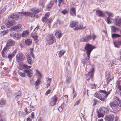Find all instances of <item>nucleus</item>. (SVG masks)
Wrapping results in <instances>:
<instances>
[{
	"label": "nucleus",
	"mask_w": 121,
	"mask_h": 121,
	"mask_svg": "<svg viewBox=\"0 0 121 121\" xmlns=\"http://www.w3.org/2000/svg\"><path fill=\"white\" fill-rule=\"evenodd\" d=\"M111 90L108 92L105 91L101 90L99 91L100 93L104 94V95H101L99 93H95L94 95L95 97L98 98L102 101H104L105 99V97L106 98L108 95L110 94L111 91Z\"/></svg>",
	"instance_id": "nucleus-1"
},
{
	"label": "nucleus",
	"mask_w": 121,
	"mask_h": 121,
	"mask_svg": "<svg viewBox=\"0 0 121 121\" xmlns=\"http://www.w3.org/2000/svg\"><path fill=\"white\" fill-rule=\"evenodd\" d=\"M31 10L35 14L32 13L30 12H20L19 13H21L22 14L25 16H30L32 18H34V17L37 18H39V16L36 13H39V12L41 11V10L39 9H37L36 8H35L32 9H31Z\"/></svg>",
	"instance_id": "nucleus-2"
},
{
	"label": "nucleus",
	"mask_w": 121,
	"mask_h": 121,
	"mask_svg": "<svg viewBox=\"0 0 121 121\" xmlns=\"http://www.w3.org/2000/svg\"><path fill=\"white\" fill-rule=\"evenodd\" d=\"M86 70L88 72V74H87V80L88 79H90V77L91 78V81L93 80V76L94 70L93 67L91 65H89L88 67V66H86Z\"/></svg>",
	"instance_id": "nucleus-3"
},
{
	"label": "nucleus",
	"mask_w": 121,
	"mask_h": 121,
	"mask_svg": "<svg viewBox=\"0 0 121 121\" xmlns=\"http://www.w3.org/2000/svg\"><path fill=\"white\" fill-rule=\"evenodd\" d=\"M15 43L13 40L10 39L8 40L6 44L5 47L3 49L2 52L1 53H5L7 52L9 49L10 48V47L14 45Z\"/></svg>",
	"instance_id": "nucleus-4"
},
{
	"label": "nucleus",
	"mask_w": 121,
	"mask_h": 121,
	"mask_svg": "<svg viewBox=\"0 0 121 121\" xmlns=\"http://www.w3.org/2000/svg\"><path fill=\"white\" fill-rule=\"evenodd\" d=\"M31 66H28L27 65L25 64L23 65V67L25 69L24 70V71L26 73H27V75L29 77H32L33 75V71L30 70H26V69H30L31 68Z\"/></svg>",
	"instance_id": "nucleus-5"
},
{
	"label": "nucleus",
	"mask_w": 121,
	"mask_h": 121,
	"mask_svg": "<svg viewBox=\"0 0 121 121\" xmlns=\"http://www.w3.org/2000/svg\"><path fill=\"white\" fill-rule=\"evenodd\" d=\"M109 104L113 109L117 111L119 110V105L118 102L116 99L113 102H110Z\"/></svg>",
	"instance_id": "nucleus-6"
},
{
	"label": "nucleus",
	"mask_w": 121,
	"mask_h": 121,
	"mask_svg": "<svg viewBox=\"0 0 121 121\" xmlns=\"http://www.w3.org/2000/svg\"><path fill=\"white\" fill-rule=\"evenodd\" d=\"M31 56H32L33 58H35L33 53H28L26 55L27 62L28 64L30 65H32V60Z\"/></svg>",
	"instance_id": "nucleus-7"
},
{
	"label": "nucleus",
	"mask_w": 121,
	"mask_h": 121,
	"mask_svg": "<svg viewBox=\"0 0 121 121\" xmlns=\"http://www.w3.org/2000/svg\"><path fill=\"white\" fill-rule=\"evenodd\" d=\"M86 53H91L92 50L95 47L89 44H87L85 47Z\"/></svg>",
	"instance_id": "nucleus-8"
},
{
	"label": "nucleus",
	"mask_w": 121,
	"mask_h": 121,
	"mask_svg": "<svg viewBox=\"0 0 121 121\" xmlns=\"http://www.w3.org/2000/svg\"><path fill=\"white\" fill-rule=\"evenodd\" d=\"M46 41L49 44H53L54 42V39L52 35H49L46 39Z\"/></svg>",
	"instance_id": "nucleus-9"
},
{
	"label": "nucleus",
	"mask_w": 121,
	"mask_h": 121,
	"mask_svg": "<svg viewBox=\"0 0 121 121\" xmlns=\"http://www.w3.org/2000/svg\"><path fill=\"white\" fill-rule=\"evenodd\" d=\"M57 98L56 95H54L53 97L52 98L50 103V105L51 106H53L56 104Z\"/></svg>",
	"instance_id": "nucleus-10"
},
{
	"label": "nucleus",
	"mask_w": 121,
	"mask_h": 121,
	"mask_svg": "<svg viewBox=\"0 0 121 121\" xmlns=\"http://www.w3.org/2000/svg\"><path fill=\"white\" fill-rule=\"evenodd\" d=\"M86 55L88 57V58H86V59H83L82 60V62L83 64L84 65L85 64H86L88 65H89L90 63V60L89 59V56L90 55V53H86Z\"/></svg>",
	"instance_id": "nucleus-11"
},
{
	"label": "nucleus",
	"mask_w": 121,
	"mask_h": 121,
	"mask_svg": "<svg viewBox=\"0 0 121 121\" xmlns=\"http://www.w3.org/2000/svg\"><path fill=\"white\" fill-rule=\"evenodd\" d=\"M91 38L92 37L91 35H89L82 37L80 39V40L81 42H86L89 41Z\"/></svg>",
	"instance_id": "nucleus-12"
},
{
	"label": "nucleus",
	"mask_w": 121,
	"mask_h": 121,
	"mask_svg": "<svg viewBox=\"0 0 121 121\" xmlns=\"http://www.w3.org/2000/svg\"><path fill=\"white\" fill-rule=\"evenodd\" d=\"M35 109V107L31 105L29 107L26 108L25 109V112L27 113H30L32 111H34Z\"/></svg>",
	"instance_id": "nucleus-13"
},
{
	"label": "nucleus",
	"mask_w": 121,
	"mask_h": 121,
	"mask_svg": "<svg viewBox=\"0 0 121 121\" xmlns=\"http://www.w3.org/2000/svg\"><path fill=\"white\" fill-rule=\"evenodd\" d=\"M99 110L101 112L103 113L104 114L105 113L108 114L109 111V110L108 108L103 107L100 108Z\"/></svg>",
	"instance_id": "nucleus-14"
},
{
	"label": "nucleus",
	"mask_w": 121,
	"mask_h": 121,
	"mask_svg": "<svg viewBox=\"0 0 121 121\" xmlns=\"http://www.w3.org/2000/svg\"><path fill=\"white\" fill-rule=\"evenodd\" d=\"M19 15L17 14H12L9 17V19L11 20H15L17 19Z\"/></svg>",
	"instance_id": "nucleus-15"
},
{
	"label": "nucleus",
	"mask_w": 121,
	"mask_h": 121,
	"mask_svg": "<svg viewBox=\"0 0 121 121\" xmlns=\"http://www.w3.org/2000/svg\"><path fill=\"white\" fill-rule=\"evenodd\" d=\"M11 37H12L15 40H17L19 39L20 38V36L19 34L17 33L14 34L13 32L11 33L10 34Z\"/></svg>",
	"instance_id": "nucleus-16"
},
{
	"label": "nucleus",
	"mask_w": 121,
	"mask_h": 121,
	"mask_svg": "<svg viewBox=\"0 0 121 121\" xmlns=\"http://www.w3.org/2000/svg\"><path fill=\"white\" fill-rule=\"evenodd\" d=\"M105 119L106 121H112L114 119L113 115L112 114H110L106 116Z\"/></svg>",
	"instance_id": "nucleus-17"
},
{
	"label": "nucleus",
	"mask_w": 121,
	"mask_h": 121,
	"mask_svg": "<svg viewBox=\"0 0 121 121\" xmlns=\"http://www.w3.org/2000/svg\"><path fill=\"white\" fill-rule=\"evenodd\" d=\"M50 13L48 12L45 14V16L42 19V20L43 22L46 23L48 20L49 16L50 15Z\"/></svg>",
	"instance_id": "nucleus-18"
},
{
	"label": "nucleus",
	"mask_w": 121,
	"mask_h": 121,
	"mask_svg": "<svg viewBox=\"0 0 121 121\" xmlns=\"http://www.w3.org/2000/svg\"><path fill=\"white\" fill-rule=\"evenodd\" d=\"M17 60L21 61L23 60L25 58V56L22 53H18L16 56Z\"/></svg>",
	"instance_id": "nucleus-19"
},
{
	"label": "nucleus",
	"mask_w": 121,
	"mask_h": 121,
	"mask_svg": "<svg viewBox=\"0 0 121 121\" xmlns=\"http://www.w3.org/2000/svg\"><path fill=\"white\" fill-rule=\"evenodd\" d=\"M114 23L116 25L120 26L121 25V18H115Z\"/></svg>",
	"instance_id": "nucleus-20"
},
{
	"label": "nucleus",
	"mask_w": 121,
	"mask_h": 121,
	"mask_svg": "<svg viewBox=\"0 0 121 121\" xmlns=\"http://www.w3.org/2000/svg\"><path fill=\"white\" fill-rule=\"evenodd\" d=\"M55 34L56 37L59 39L60 38L62 35L61 31L58 30H56Z\"/></svg>",
	"instance_id": "nucleus-21"
},
{
	"label": "nucleus",
	"mask_w": 121,
	"mask_h": 121,
	"mask_svg": "<svg viewBox=\"0 0 121 121\" xmlns=\"http://www.w3.org/2000/svg\"><path fill=\"white\" fill-rule=\"evenodd\" d=\"M96 14L99 17H103L105 16L104 14L102 11L101 10H97L96 11Z\"/></svg>",
	"instance_id": "nucleus-22"
},
{
	"label": "nucleus",
	"mask_w": 121,
	"mask_h": 121,
	"mask_svg": "<svg viewBox=\"0 0 121 121\" xmlns=\"http://www.w3.org/2000/svg\"><path fill=\"white\" fill-rule=\"evenodd\" d=\"M86 27V26H84L83 24H81L79 26H78L73 29L75 30H80V29H84Z\"/></svg>",
	"instance_id": "nucleus-23"
},
{
	"label": "nucleus",
	"mask_w": 121,
	"mask_h": 121,
	"mask_svg": "<svg viewBox=\"0 0 121 121\" xmlns=\"http://www.w3.org/2000/svg\"><path fill=\"white\" fill-rule=\"evenodd\" d=\"M70 13L72 15L75 16L76 15V9L74 7H72L70 9Z\"/></svg>",
	"instance_id": "nucleus-24"
},
{
	"label": "nucleus",
	"mask_w": 121,
	"mask_h": 121,
	"mask_svg": "<svg viewBox=\"0 0 121 121\" xmlns=\"http://www.w3.org/2000/svg\"><path fill=\"white\" fill-rule=\"evenodd\" d=\"M16 23V22L14 21H9L6 23V25L8 27H9L15 25Z\"/></svg>",
	"instance_id": "nucleus-25"
},
{
	"label": "nucleus",
	"mask_w": 121,
	"mask_h": 121,
	"mask_svg": "<svg viewBox=\"0 0 121 121\" xmlns=\"http://www.w3.org/2000/svg\"><path fill=\"white\" fill-rule=\"evenodd\" d=\"M57 2V0H52V1L47 6V9H50L52 8V6L54 5V2L56 3Z\"/></svg>",
	"instance_id": "nucleus-26"
},
{
	"label": "nucleus",
	"mask_w": 121,
	"mask_h": 121,
	"mask_svg": "<svg viewBox=\"0 0 121 121\" xmlns=\"http://www.w3.org/2000/svg\"><path fill=\"white\" fill-rule=\"evenodd\" d=\"M78 24V22H77L72 21L70 23V26L71 27L73 28L76 26Z\"/></svg>",
	"instance_id": "nucleus-27"
},
{
	"label": "nucleus",
	"mask_w": 121,
	"mask_h": 121,
	"mask_svg": "<svg viewBox=\"0 0 121 121\" xmlns=\"http://www.w3.org/2000/svg\"><path fill=\"white\" fill-rule=\"evenodd\" d=\"M25 44L28 46L30 45L32 43V42L31 39H27L25 41Z\"/></svg>",
	"instance_id": "nucleus-28"
},
{
	"label": "nucleus",
	"mask_w": 121,
	"mask_h": 121,
	"mask_svg": "<svg viewBox=\"0 0 121 121\" xmlns=\"http://www.w3.org/2000/svg\"><path fill=\"white\" fill-rule=\"evenodd\" d=\"M72 81L70 77V76H68V75L67 76L66 80V83L68 84H69L71 83Z\"/></svg>",
	"instance_id": "nucleus-29"
},
{
	"label": "nucleus",
	"mask_w": 121,
	"mask_h": 121,
	"mask_svg": "<svg viewBox=\"0 0 121 121\" xmlns=\"http://www.w3.org/2000/svg\"><path fill=\"white\" fill-rule=\"evenodd\" d=\"M113 43L115 47L118 48L121 45V42L119 41L117 42H114Z\"/></svg>",
	"instance_id": "nucleus-30"
},
{
	"label": "nucleus",
	"mask_w": 121,
	"mask_h": 121,
	"mask_svg": "<svg viewBox=\"0 0 121 121\" xmlns=\"http://www.w3.org/2000/svg\"><path fill=\"white\" fill-rule=\"evenodd\" d=\"M29 33V31L28 30H25L24 31L22 34V37H25L27 36L28 35Z\"/></svg>",
	"instance_id": "nucleus-31"
},
{
	"label": "nucleus",
	"mask_w": 121,
	"mask_h": 121,
	"mask_svg": "<svg viewBox=\"0 0 121 121\" xmlns=\"http://www.w3.org/2000/svg\"><path fill=\"white\" fill-rule=\"evenodd\" d=\"M104 114L103 112H101V111L98 112V118L103 117H104Z\"/></svg>",
	"instance_id": "nucleus-32"
},
{
	"label": "nucleus",
	"mask_w": 121,
	"mask_h": 121,
	"mask_svg": "<svg viewBox=\"0 0 121 121\" xmlns=\"http://www.w3.org/2000/svg\"><path fill=\"white\" fill-rule=\"evenodd\" d=\"M111 29L112 32H116V31L118 30L119 29L115 27L114 26L111 27Z\"/></svg>",
	"instance_id": "nucleus-33"
},
{
	"label": "nucleus",
	"mask_w": 121,
	"mask_h": 121,
	"mask_svg": "<svg viewBox=\"0 0 121 121\" xmlns=\"http://www.w3.org/2000/svg\"><path fill=\"white\" fill-rule=\"evenodd\" d=\"M8 32V30H5L1 31L0 33V35H6Z\"/></svg>",
	"instance_id": "nucleus-34"
},
{
	"label": "nucleus",
	"mask_w": 121,
	"mask_h": 121,
	"mask_svg": "<svg viewBox=\"0 0 121 121\" xmlns=\"http://www.w3.org/2000/svg\"><path fill=\"white\" fill-rule=\"evenodd\" d=\"M6 104V101L4 99H2L0 100V104L1 105H3Z\"/></svg>",
	"instance_id": "nucleus-35"
},
{
	"label": "nucleus",
	"mask_w": 121,
	"mask_h": 121,
	"mask_svg": "<svg viewBox=\"0 0 121 121\" xmlns=\"http://www.w3.org/2000/svg\"><path fill=\"white\" fill-rule=\"evenodd\" d=\"M121 36L120 35L117 34H113L112 35V38L119 37Z\"/></svg>",
	"instance_id": "nucleus-36"
},
{
	"label": "nucleus",
	"mask_w": 121,
	"mask_h": 121,
	"mask_svg": "<svg viewBox=\"0 0 121 121\" xmlns=\"http://www.w3.org/2000/svg\"><path fill=\"white\" fill-rule=\"evenodd\" d=\"M15 53H11V54H9L8 56V57L10 59H11L15 55Z\"/></svg>",
	"instance_id": "nucleus-37"
},
{
	"label": "nucleus",
	"mask_w": 121,
	"mask_h": 121,
	"mask_svg": "<svg viewBox=\"0 0 121 121\" xmlns=\"http://www.w3.org/2000/svg\"><path fill=\"white\" fill-rule=\"evenodd\" d=\"M15 95H16L15 99L17 100L18 99L17 98H19L21 96V93L19 92H18L16 93Z\"/></svg>",
	"instance_id": "nucleus-38"
},
{
	"label": "nucleus",
	"mask_w": 121,
	"mask_h": 121,
	"mask_svg": "<svg viewBox=\"0 0 121 121\" xmlns=\"http://www.w3.org/2000/svg\"><path fill=\"white\" fill-rule=\"evenodd\" d=\"M105 13L109 16L108 17H110L113 16V14L111 13L108 12L107 11H105Z\"/></svg>",
	"instance_id": "nucleus-39"
},
{
	"label": "nucleus",
	"mask_w": 121,
	"mask_h": 121,
	"mask_svg": "<svg viewBox=\"0 0 121 121\" xmlns=\"http://www.w3.org/2000/svg\"><path fill=\"white\" fill-rule=\"evenodd\" d=\"M31 36L35 40L37 39L38 36L36 34H32L31 35Z\"/></svg>",
	"instance_id": "nucleus-40"
},
{
	"label": "nucleus",
	"mask_w": 121,
	"mask_h": 121,
	"mask_svg": "<svg viewBox=\"0 0 121 121\" xmlns=\"http://www.w3.org/2000/svg\"><path fill=\"white\" fill-rule=\"evenodd\" d=\"M115 99L117 100L119 104V106L121 107V101L120 100L119 98L117 97H116Z\"/></svg>",
	"instance_id": "nucleus-41"
},
{
	"label": "nucleus",
	"mask_w": 121,
	"mask_h": 121,
	"mask_svg": "<svg viewBox=\"0 0 121 121\" xmlns=\"http://www.w3.org/2000/svg\"><path fill=\"white\" fill-rule=\"evenodd\" d=\"M22 25L21 24H17L14 26L15 27V28L16 30L22 27Z\"/></svg>",
	"instance_id": "nucleus-42"
},
{
	"label": "nucleus",
	"mask_w": 121,
	"mask_h": 121,
	"mask_svg": "<svg viewBox=\"0 0 121 121\" xmlns=\"http://www.w3.org/2000/svg\"><path fill=\"white\" fill-rule=\"evenodd\" d=\"M40 82V79H38L36 81L35 83V86H39V84Z\"/></svg>",
	"instance_id": "nucleus-43"
},
{
	"label": "nucleus",
	"mask_w": 121,
	"mask_h": 121,
	"mask_svg": "<svg viewBox=\"0 0 121 121\" xmlns=\"http://www.w3.org/2000/svg\"><path fill=\"white\" fill-rule=\"evenodd\" d=\"M36 73L37 75L39 76V77H41L42 76V75L38 71L37 69H36Z\"/></svg>",
	"instance_id": "nucleus-44"
},
{
	"label": "nucleus",
	"mask_w": 121,
	"mask_h": 121,
	"mask_svg": "<svg viewBox=\"0 0 121 121\" xmlns=\"http://www.w3.org/2000/svg\"><path fill=\"white\" fill-rule=\"evenodd\" d=\"M81 99H79L78 100L76 101L74 104V106H75L76 105H78L80 103Z\"/></svg>",
	"instance_id": "nucleus-45"
},
{
	"label": "nucleus",
	"mask_w": 121,
	"mask_h": 121,
	"mask_svg": "<svg viewBox=\"0 0 121 121\" xmlns=\"http://www.w3.org/2000/svg\"><path fill=\"white\" fill-rule=\"evenodd\" d=\"M110 18L109 17H108L106 18V22L108 24H110L111 23L110 21Z\"/></svg>",
	"instance_id": "nucleus-46"
},
{
	"label": "nucleus",
	"mask_w": 121,
	"mask_h": 121,
	"mask_svg": "<svg viewBox=\"0 0 121 121\" xmlns=\"http://www.w3.org/2000/svg\"><path fill=\"white\" fill-rule=\"evenodd\" d=\"M58 51L57 53H65V51L64 50H60V49L59 48L58 49Z\"/></svg>",
	"instance_id": "nucleus-47"
},
{
	"label": "nucleus",
	"mask_w": 121,
	"mask_h": 121,
	"mask_svg": "<svg viewBox=\"0 0 121 121\" xmlns=\"http://www.w3.org/2000/svg\"><path fill=\"white\" fill-rule=\"evenodd\" d=\"M19 74L21 76L23 77H25V73H22L21 72H19Z\"/></svg>",
	"instance_id": "nucleus-48"
},
{
	"label": "nucleus",
	"mask_w": 121,
	"mask_h": 121,
	"mask_svg": "<svg viewBox=\"0 0 121 121\" xmlns=\"http://www.w3.org/2000/svg\"><path fill=\"white\" fill-rule=\"evenodd\" d=\"M61 13L64 14H67L68 13V12L66 10H64L61 12Z\"/></svg>",
	"instance_id": "nucleus-49"
},
{
	"label": "nucleus",
	"mask_w": 121,
	"mask_h": 121,
	"mask_svg": "<svg viewBox=\"0 0 121 121\" xmlns=\"http://www.w3.org/2000/svg\"><path fill=\"white\" fill-rule=\"evenodd\" d=\"M64 53H58V55L56 54V56L58 55L57 57L60 58L61 56H62Z\"/></svg>",
	"instance_id": "nucleus-50"
},
{
	"label": "nucleus",
	"mask_w": 121,
	"mask_h": 121,
	"mask_svg": "<svg viewBox=\"0 0 121 121\" xmlns=\"http://www.w3.org/2000/svg\"><path fill=\"white\" fill-rule=\"evenodd\" d=\"M63 98V99H65V100L68 101V95H66Z\"/></svg>",
	"instance_id": "nucleus-51"
},
{
	"label": "nucleus",
	"mask_w": 121,
	"mask_h": 121,
	"mask_svg": "<svg viewBox=\"0 0 121 121\" xmlns=\"http://www.w3.org/2000/svg\"><path fill=\"white\" fill-rule=\"evenodd\" d=\"M7 96L8 97H10L12 95V94L11 93L9 92H8L7 94Z\"/></svg>",
	"instance_id": "nucleus-52"
},
{
	"label": "nucleus",
	"mask_w": 121,
	"mask_h": 121,
	"mask_svg": "<svg viewBox=\"0 0 121 121\" xmlns=\"http://www.w3.org/2000/svg\"><path fill=\"white\" fill-rule=\"evenodd\" d=\"M13 30H14L15 31L16 30L14 26L13 27L9 29V30L11 31H12Z\"/></svg>",
	"instance_id": "nucleus-53"
},
{
	"label": "nucleus",
	"mask_w": 121,
	"mask_h": 121,
	"mask_svg": "<svg viewBox=\"0 0 121 121\" xmlns=\"http://www.w3.org/2000/svg\"><path fill=\"white\" fill-rule=\"evenodd\" d=\"M3 84L4 85V89H5V88H6L7 87V86L8 85V84L7 83L4 82L3 83Z\"/></svg>",
	"instance_id": "nucleus-54"
},
{
	"label": "nucleus",
	"mask_w": 121,
	"mask_h": 121,
	"mask_svg": "<svg viewBox=\"0 0 121 121\" xmlns=\"http://www.w3.org/2000/svg\"><path fill=\"white\" fill-rule=\"evenodd\" d=\"M44 3V0H40L39 2L40 5H43Z\"/></svg>",
	"instance_id": "nucleus-55"
},
{
	"label": "nucleus",
	"mask_w": 121,
	"mask_h": 121,
	"mask_svg": "<svg viewBox=\"0 0 121 121\" xmlns=\"http://www.w3.org/2000/svg\"><path fill=\"white\" fill-rule=\"evenodd\" d=\"M93 100L94 101V102L93 104V105L94 106L96 105L97 103V101L96 99H94Z\"/></svg>",
	"instance_id": "nucleus-56"
},
{
	"label": "nucleus",
	"mask_w": 121,
	"mask_h": 121,
	"mask_svg": "<svg viewBox=\"0 0 121 121\" xmlns=\"http://www.w3.org/2000/svg\"><path fill=\"white\" fill-rule=\"evenodd\" d=\"M51 89L48 90L46 92V95H47L49 94L51 92Z\"/></svg>",
	"instance_id": "nucleus-57"
},
{
	"label": "nucleus",
	"mask_w": 121,
	"mask_h": 121,
	"mask_svg": "<svg viewBox=\"0 0 121 121\" xmlns=\"http://www.w3.org/2000/svg\"><path fill=\"white\" fill-rule=\"evenodd\" d=\"M63 0H58L59 4L58 6H60L62 2H63Z\"/></svg>",
	"instance_id": "nucleus-58"
},
{
	"label": "nucleus",
	"mask_w": 121,
	"mask_h": 121,
	"mask_svg": "<svg viewBox=\"0 0 121 121\" xmlns=\"http://www.w3.org/2000/svg\"><path fill=\"white\" fill-rule=\"evenodd\" d=\"M52 79L51 78H48L47 81V83L50 84Z\"/></svg>",
	"instance_id": "nucleus-59"
},
{
	"label": "nucleus",
	"mask_w": 121,
	"mask_h": 121,
	"mask_svg": "<svg viewBox=\"0 0 121 121\" xmlns=\"http://www.w3.org/2000/svg\"><path fill=\"white\" fill-rule=\"evenodd\" d=\"M58 110L60 112H62L63 110V108L62 107L60 106V107H59L58 109Z\"/></svg>",
	"instance_id": "nucleus-60"
},
{
	"label": "nucleus",
	"mask_w": 121,
	"mask_h": 121,
	"mask_svg": "<svg viewBox=\"0 0 121 121\" xmlns=\"http://www.w3.org/2000/svg\"><path fill=\"white\" fill-rule=\"evenodd\" d=\"M52 20H48L47 21V22H46L47 23H48L50 25V23H51V22L52 21Z\"/></svg>",
	"instance_id": "nucleus-61"
},
{
	"label": "nucleus",
	"mask_w": 121,
	"mask_h": 121,
	"mask_svg": "<svg viewBox=\"0 0 121 121\" xmlns=\"http://www.w3.org/2000/svg\"><path fill=\"white\" fill-rule=\"evenodd\" d=\"M39 26H37L34 29V30L35 31H37L39 29Z\"/></svg>",
	"instance_id": "nucleus-62"
},
{
	"label": "nucleus",
	"mask_w": 121,
	"mask_h": 121,
	"mask_svg": "<svg viewBox=\"0 0 121 121\" xmlns=\"http://www.w3.org/2000/svg\"><path fill=\"white\" fill-rule=\"evenodd\" d=\"M1 55L2 56L4 57H6L7 55L5 54V53H1Z\"/></svg>",
	"instance_id": "nucleus-63"
},
{
	"label": "nucleus",
	"mask_w": 121,
	"mask_h": 121,
	"mask_svg": "<svg viewBox=\"0 0 121 121\" xmlns=\"http://www.w3.org/2000/svg\"><path fill=\"white\" fill-rule=\"evenodd\" d=\"M31 117L33 118H34V115L33 112H32L31 113Z\"/></svg>",
	"instance_id": "nucleus-64"
}]
</instances>
